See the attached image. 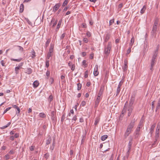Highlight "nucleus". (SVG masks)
<instances>
[{"label":"nucleus","instance_id":"1","mask_svg":"<svg viewBox=\"0 0 160 160\" xmlns=\"http://www.w3.org/2000/svg\"><path fill=\"white\" fill-rule=\"evenodd\" d=\"M132 138H131L129 140V143H128V150L127 152L126 158H128V157L129 156L130 151V150L131 149V147L132 146Z\"/></svg>","mask_w":160,"mask_h":160},{"label":"nucleus","instance_id":"2","mask_svg":"<svg viewBox=\"0 0 160 160\" xmlns=\"http://www.w3.org/2000/svg\"><path fill=\"white\" fill-rule=\"evenodd\" d=\"M134 123L135 121L133 120L131 121L130 123L128 126L127 129L131 131L132 129L134 126Z\"/></svg>","mask_w":160,"mask_h":160},{"label":"nucleus","instance_id":"3","mask_svg":"<svg viewBox=\"0 0 160 160\" xmlns=\"http://www.w3.org/2000/svg\"><path fill=\"white\" fill-rule=\"evenodd\" d=\"M148 48V42H145L143 45V52H146Z\"/></svg>","mask_w":160,"mask_h":160},{"label":"nucleus","instance_id":"4","mask_svg":"<svg viewBox=\"0 0 160 160\" xmlns=\"http://www.w3.org/2000/svg\"><path fill=\"white\" fill-rule=\"evenodd\" d=\"M140 128L139 127H137L134 133V135L135 137H138L140 134Z\"/></svg>","mask_w":160,"mask_h":160},{"label":"nucleus","instance_id":"5","mask_svg":"<svg viewBox=\"0 0 160 160\" xmlns=\"http://www.w3.org/2000/svg\"><path fill=\"white\" fill-rule=\"evenodd\" d=\"M127 110L128 111V116H130L131 114V113L132 112V110H133V107L132 106H128L127 108Z\"/></svg>","mask_w":160,"mask_h":160},{"label":"nucleus","instance_id":"6","mask_svg":"<svg viewBox=\"0 0 160 160\" xmlns=\"http://www.w3.org/2000/svg\"><path fill=\"white\" fill-rule=\"evenodd\" d=\"M110 52V47L108 44V47L105 49V53L106 55L108 56Z\"/></svg>","mask_w":160,"mask_h":160},{"label":"nucleus","instance_id":"7","mask_svg":"<svg viewBox=\"0 0 160 160\" xmlns=\"http://www.w3.org/2000/svg\"><path fill=\"white\" fill-rule=\"evenodd\" d=\"M157 30V26L153 25L152 28L151 33L152 35L154 36H155L156 35V32Z\"/></svg>","mask_w":160,"mask_h":160},{"label":"nucleus","instance_id":"8","mask_svg":"<svg viewBox=\"0 0 160 160\" xmlns=\"http://www.w3.org/2000/svg\"><path fill=\"white\" fill-rule=\"evenodd\" d=\"M61 6L60 3L56 4L54 7L53 8V11L55 12Z\"/></svg>","mask_w":160,"mask_h":160},{"label":"nucleus","instance_id":"9","mask_svg":"<svg viewBox=\"0 0 160 160\" xmlns=\"http://www.w3.org/2000/svg\"><path fill=\"white\" fill-rule=\"evenodd\" d=\"M93 74L95 76H98V65H96L95 66V68L94 69V71L93 72Z\"/></svg>","mask_w":160,"mask_h":160},{"label":"nucleus","instance_id":"10","mask_svg":"<svg viewBox=\"0 0 160 160\" xmlns=\"http://www.w3.org/2000/svg\"><path fill=\"white\" fill-rule=\"evenodd\" d=\"M101 98H99V96L97 97V98L95 101V108H97L98 106V105Z\"/></svg>","mask_w":160,"mask_h":160},{"label":"nucleus","instance_id":"11","mask_svg":"<svg viewBox=\"0 0 160 160\" xmlns=\"http://www.w3.org/2000/svg\"><path fill=\"white\" fill-rule=\"evenodd\" d=\"M127 111V108L124 106L123 109L122 111V114L120 116L119 119H121V118H122L123 116V114L125 113Z\"/></svg>","mask_w":160,"mask_h":160},{"label":"nucleus","instance_id":"12","mask_svg":"<svg viewBox=\"0 0 160 160\" xmlns=\"http://www.w3.org/2000/svg\"><path fill=\"white\" fill-rule=\"evenodd\" d=\"M158 54V52H157V50H155L153 52L152 60H156V59L157 56Z\"/></svg>","mask_w":160,"mask_h":160},{"label":"nucleus","instance_id":"13","mask_svg":"<svg viewBox=\"0 0 160 160\" xmlns=\"http://www.w3.org/2000/svg\"><path fill=\"white\" fill-rule=\"evenodd\" d=\"M128 62L127 61L125 60L124 61V66L122 67V69L124 71H125L127 70L128 68Z\"/></svg>","mask_w":160,"mask_h":160},{"label":"nucleus","instance_id":"14","mask_svg":"<svg viewBox=\"0 0 160 160\" xmlns=\"http://www.w3.org/2000/svg\"><path fill=\"white\" fill-rule=\"evenodd\" d=\"M53 22V23L52 27V28H54L55 26L56 25L57 23V21L56 20L55 21V20L54 18H53L52 19L51 22V24Z\"/></svg>","mask_w":160,"mask_h":160},{"label":"nucleus","instance_id":"15","mask_svg":"<svg viewBox=\"0 0 160 160\" xmlns=\"http://www.w3.org/2000/svg\"><path fill=\"white\" fill-rule=\"evenodd\" d=\"M12 106L13 108H16V109H17L18 112H17V115H18L19 114L20 112V109L19 108L17 105H12Z\"/></svg>","mask_w":160,"mask_h":160},{"label":"nucleus","instance_id":"16","mask_svg":"<svg viewBox=\"0 0 160 160\" xmlns=\"http://www.w3.org/2000/svg\"><path fill=\"white\" fill-rule=\"evenodd\" d=\"M54 45L53 44H51L50 46L48 52L53 54V52Z\"/></svg>","mask_w":160,"mask_h":160},{"label":"nucleus","instance_id":"17","mask_svg":"<svg viewBox=\"0 0 160 160\" xmlns=\"http://www.w3.org/2000/svg\"><path fill=\"white\" fill-rule=\"evenodd\" d=\"M159 129H160L159 128H157L155 134V138L156 139L158 138L159 137Z\"/></svg>","mask_w":160,"mask_h":160},{"label":"nucleus","instance_id":"18","mask_svg":"<svg viewBox=\"0 0 160 160\" xmlns=\"http://www.w3.org/2000/svg\"><path fill=\"white\" fill-rule=\"evenodd\" d=\"M155 125H156V124H154L153 125H152L151 126V127L150 128V131L149 132V133H150L151 135H152V134L154 128L155 127Z\"/></svg>","mask_w":160,"mask_h":160},{"label":"nucleus","instance_id":"19","mask_svg":"<svg viewBox=\"0 0 160 160\" xmlns=\"http://www.w3.org/2000/svg\"><path fill=\"white\" fill-rule=\"evenodd\" d=\"M134 101V99L132 97L129 101V105L128 106H132V105Z\"/></svg>","mask_w":160,"mask_h":160},{"label":"nucleus","instance_id":"20","mask_svg":"<svg viewBox=\"0 0 160 160\" xmlns=\"http://www.w3.org/2000/svg\"><path fill=\"white\" fill-rule=\"evenodd\" d=\"M25 72L28 74H31L32 72V69L30 68H28L26 70Z\"/></svg>","mask_w":160,"mask_h":160},{"label":"nucleus","instance_id":"21","mask_svg":"<svg viewBox=\"0 0 160 160\" xmlns=\"http://www.w3.org/2000/svg\"><path fill=\"white\" fill-rule=\"evenodd\" d=\"M131 132V130L128 129L127 128L126 131L125 133V135H124L126 137H127L129 135L130 133Z\"/></svg>","mask_w":160,"mask_h":160},{"label":"nucleus","instance_id":"22","mask_svg":"<svg viewBox=\"0 0 160 160\" xmlns=\"http://www.w3.org/2000/svg\"><path fill=\"white\" fill-rule=\"evenodd\" d=\"M109 72H106V74L105 76L104 79V82H106L107 81L108 78V76Z\"/></svg>","mask_w":160,"mask_h":160},{"label":"nucleus","instance_id":"23","mask_svg":"<svg viewBox=\"0 0 160 160\" xmlns=\"http://www.w3.org/2000/svg\"><path fill=\"white\" fill-rule=\"evenodd\" d=\"M39 84V82L37 81H35L33 83V87L35 88H37Z\"/></svg>","mask_w":160,"mask_h":160},{"label":"nucleus","instance_id":"24","mask_svg":"<svg viewBox=\"0 0 160 160\" xmlns=\"http://www.w3.org/2000/svg\"><path fill=\"white\" fill-rule=\"evenodd\" d=\"M62 19H61L59 21V22L58 24V25H57V28H56V31L58 30L59 28L60 27V26L61 25V23H62Z\"/></svg>","mask_w":160,"mask_h":160},{"label":"nucleus","instance_id":"25","mask_svg":"<svg viewBox=\"0 0 160 160\" xmlns=\"http://www.w3.org/2000/svg\"><path fill=\"white\" fill-rule=\"evenodd\" d=\"M24 5L22 4L20 5V12H22L24 10Z\"/></svg>","mask_w":160,"mask_h":160},{"label":"nucleus","instance_id":"26","mask_svg":"<svg viewBox=\"0 0 160 160\" xmlns=\"http://www.w3.org/2000/svg\"><path fill=\"white\" fill-rule=\"evenodd\" d=\"M143 120H142V119H141L139 122V123L138 125V127H139L140 128H141L142 126V124H143Z\"/></svg>","mask_w":160,"mask_h":160},{"label":"nucleus","instance_id":"27","mask_svg":"<svg viewBox=\"0 0 160 160\" xmlns=\"http://www.w3.org/2000/svg\"><path fill=\"white\" fill-rule=\"evenodd\" d=\"M134 38L133 37H132L131 40V42H130L129 44L130 47H132V46L133 44V43H134Z\"/></svg>","mask_w":160,"mask_h":160},{"label":"nucleus","instance_id":"28","mask_svg":"<svg viewBox=\"0 0 160 160\" xmlns=\"http://www.w3.org/2000/svg\"><path fill=\"white\" fill-rule=\"evenodd\" d=\"M146 8L145 6H144L143 8L141 9L140 12L141 14H142L145 12L146 10Z\"/></svg>","mask_w":160,"mask_h":160},{"label":"nucleus","instance_id":"29","mask_svg":"<svg viewBox=\"0 0 160 160\" xmlns=\"http://www.w3.org/2000/svg\"><path fill=\"white\" fill-rule=\"evenodd\" d=\"M22 60V58H20L19 59H13V58L11 59V60L12 61L17 62H20V61H21Z\"/></svg>","mask_w":160,"mask_h":160},{"label":"nucleus","instance_id":"30","mask_svg":"<svg viewBox=\"0 0 160 160\" xmlns=\"http://www.w3.org/2000/svg\"><path fill=\"white\" fill-rule=\"evenodd\" d=\"M110 38V35L109 34H107L106 35V38L105 40V42H107L108 41Z\"/></svg>","mask_w":160,"mask_h":160},{"label":"nucleus","instance_id":"31","mask_svg":"<svg viewBox=\"0 0 160 160\" xmlns=\"http://www.w3.org/2000/svg\"><path fill=\"white\" fill-rule=\"evenodd\" d=\"M20 69V68H19L18 66L15 67V73L16 74H18L19 73V70Z\"/></svg>","mask_w":160,"mask_h":160},{"label":"nucleus","instance_id":"32","mask_svg":"<svg viewBox=\"0 0 160 160\" xmlns=\"http://www.w3.org/2000/svg\"><path fill=\"white\" fill-rule=\"evenodd\" d=\"M108 137V136L107 135H104L102 136L101 137V139L102 141H104Z\"/></svg>","mask_w":160,"mask_h":160},{"label":"nucleus","instance_id":"33","mask_svg":"<svg viewBox=\"0 0 160 160\" xmlns=\"http://www.w3.org/2000/svg\"><path fill=\"white\" fill-rule=\"evenodd\" d=\"M39 116L41 118H45L46 117V114L42 112L40 113Z\"/></svg>","mask_w":160,"mask_h":160},{"label":"nucleus","instance_id":"34","mask_svg":"<svg viewBox=\"0 0 160 160\" xmlns=\"http://www.w3.org/2000/svg\"><path fill=\"white\" fill-rule=\"evenodd\" d=\"M55 112L54 111H52L51 112V118L53 120L55 118Z\"/></svg>","mask_w":160,"mask_h":160},{"label":"nucleus","instance_id":"35","mask_svg":"<svg viewBox=\"0 0 160 160\" xmlns=\"http://www.w3.org/2000/svg\"><path fill=\"white\" fill-rule=\"evenodd\" d=\"M102 89H101L99 90V92L98 94V97L99 96V98H102L101 96L102 94Z\"/></svg>","mask_w":160,"mask_h":160},{"label":"nucleus","instance_id":"36","mask_svg":"<svg viewBox=\"0 0 160 160\" xmlns=\"http://www.w3.org/2000/svg\"><path fill=\"white\" fill-rule=\"evenodd\" d=\"M49 60L48 59H46V67L47 68H48L49 66Z\"/></svg>","mask_w":160,"mask_h":160},{"label":"nucleus","instance_id":"37","mask_svg":"<svg viewBox=\"0 0 160 160\" xmlns=\"http://www.w3.org/2000/svg\"><path fill=\"white\" fill-rule=\"evenodd\" d=\"M51 138L50 137H49L48 138L47 140L46 141V144L48 145L51 142Z\"/></svg>","mask_w":160,"mask_h":160},{"label":"nucleus","instance_id":"38","mask_svg":"<svg viewBox=\"0 0 160 160\" xmlns=\"http://www.w3.org/2000/svg\"><path fill=\"white\" fill-rule=\"evenodd\" d=\"M11 124V123L10 122H9L6 125H5L4 126H3V127H2L1 128V129H4L5 128H6L8 127L10 125V124Z\"/></svg>","mask_w":160,"mask_h":160},{"label":"nucleus","instance_id":"39","mask_svg":"<svg viewBox=\"0 0 160 160\" xmlns=\"http://www.w3.org/2000/svg\"><path fill=\"white\" fill-rule=\"evenodd\" d=\"M32 55L31 56V57L32 58H34L36 56L35 53V52L33 49H32Z\"/></svg>","mask_w":160,"mask_h":160},{"label":"nucleus","instance_id":"40","mask_svg":"<svg viewBox=\"0 0 160 160\" xmlns=\"http://www.w3.org/2000/svg\"><path fill=\"white\" fill-rule=\"evenodd\" d=\"M68 0H65L62 4V6L64 7L68 4Z\"/></svg>","mask_w":160,"mask_h":160},{"label":"nucleus","instance_id":"41","mask_svg":"<svg viewBox=\"0 0 160 160\" xmlns=\"http://www.w3.org/2000/svg\"><path fill=\"white\" fill-rule=\"evenodd\" d=\"M120 91V88H119V87H118L117 89V91L116 93V95L117 96L118 94L119 93Z\"/></svg>","mask_w":160,"mask_h":160},{"label":"nucleus","instance_id":"42","mask_svg":"<svg viewBox=\"0 0 160 160\" xmlns=\"http://www.w3.org/2000/svg\"><path fill=\"white\" fill-rule=\"evenodd\" d=\"M156 62V60H151V65L152 66H154Z\"/></svg>","mask_w":160,"mask_h":160},{"label":"nucleus","instance_id":"43","mask_svg":"<svg viewBox=\"0 0 160 160\" xmlns=\"http://www.w3.org/2000/svg\"><path fill=\"white\" fill-rule=\"evenodd\" d=\"M52 56V54L48 52L47 54V57L46 59H49L50 57H51Z\"/></svg>","mask_w":160,"mask_h":160},{"label":"nucleus","instance_id":"44","mask_svg":"<svg viewBox=\"0 0 160 160\" xmlns=\"http://www.w3.org/2000/svg\"><path fill=\"white\" fill-rule=\"evenodd\" d=\"M86 138V135L85 134L83 135L82 137V143H83L84 142V140Z\"/></svg>","mask_w":160,"mask_h":160},{"label":"nucleus","instance_id":"45","mask_svg":"<svg viewBox=\"0 0 160 160\" xmlns=\"http://www.w3.org/2000/svg\"><path fill=\"white\" fill-rule=\"evenodd\" d=\"M77 86H78V90H79L81 89V87H82V85L80 83H78L77 84Z\"/></svg>","mask_w":160,"mask_h":160},{"label":"nucleus","instance_id":"46","mask_svg":"<svg viewBox=\"0 0 160 160\" xmlns=\"http://www.w3.org/2000/svg\"><path fill=\"white\" fill-rule=\"evenodd\" d=\"M65 114L64 113L62 115L61 119V121L62 122H63L65 119Z\"/></svg>","mask_w":160,"mask_h":160},{"label":"nucleus","instance_id":"47","mask_svg":"<svg viewBox=\"0 0 160 160\" xmlns=\"http://www.w3.org/2000/svg\"><path fill=\"white\" fill-rule=\"evenodd\" d=\"M86 104V102L85 101H83L82 102L80 106H82V107H84L85 105Z\"/></svg>","mask_w":160,"mask_h":160},{"label":"nucleus","instance_id":"48","mask_svg":"<svg viewBox=\"0 0 160 160\" xmlns=\"http://www.w3.org/2000/svg\"><path fill=\"white\" fill-rule=\"evenodd\" d=\"M50 72L49 71H47L46 72V75L47 76V79H48L49 77L50 76Z\"/></svg>","mask_w":160,"mask_h":160},{"label":"nucleus","instance_id":"49","mask_svg":"<svg viewBox=\"0 0 160 160\" xmlns=\"http://www.w3.org/2000/svg\"><path fill=\"white\" fill-rule=\"evenodd\" d=\"M71 69L72 71H73L75 68V65L74 64H72V65L71 66Z\"/></svg>","mask_w":160,"mask_h":160},{"label":"nucleus","instance_id":"50","mask_svg":"<svg viewBox=\"0 0 160 160\" xmlns=\"http://www.w3.org/2000/svg\"><path fill=\"white\" fill-rule=\"evenodd\" d=\"M132 47H130L127 50V54H129L131 52V48Z\"/></svg>","mask_w":160,"mask_h":160},{"label":"nucleus","instance_id":"51","mask_svg":"<svg viewBox=\"0 0 160 160\" xmlns=\"http://www.w3.org/2000/svg\"><path fill=\"white\" fill-rule=\"evenodd\" d=\"M50 39H48L46 43V47H48L49 44V43H50Z\"/></svg>","mask_w":160,"mask_h":160},{"label":"nucleus","instance_id":"52","mask_svg":"<svg viewBox=\"0 0 160 160\" xmlns=\"http://www.w3.org/2000/svg\"><path fill=\"white\" fill-rule=\"evenodd\" d=\"M88 70H86L85 72L84 73V77L85 78H87L88 77Z\"/></svg>","mask_w":160,"mask_h":160},{"label":"nucleus","instance_id":"53","mask_svg":"<svg viewBox=\"0 0 160 160\" xmlns=\"http://www.w3.org/2000/svg\"><path fill=\"white\" fill-rule=\"evenodd\" d=\"M54 81V79L52 78H50V83L51 84H53Z\"/></svg>","mask_w":160,"mask_h":160},{"label":"nucleus","instance_id":"54","mask_svg":"<svg viewBox=\"0 0 160 160\" xmlns=\"http://www.w3.org/2000/svg\"><path fill=\"white\" fill-rule=\"evenodd\" d=\"M17 47H18L20 51L21 52H22L23 51V49L22 47L19 46H18Z\"/></svg>","mask_w":160,"mask_h":160},{"label":"nucleus","instance_id":"55","mask_svg":"<svg viewBox=\"0 0 160 160\" xmlns=\"http://www.w3.org/2000/svg\"><path fill=\"white\" fill-rule=\"evenodd\" d=\"M65 76L63 75H61V79L62 80H63V82H65Z\"/></svg>","mask_w":160,"mask_h":160},{"label":"nucleus","instance_id":"56","mask_svg":"<svg viewBox=\"0 0 160 160\" xmlns=\"http://www.w3.org/2000/svg\"><path fill=\"white\" fill-rule=\"evenodd\" d=\"M11 108V107H9L8 108H7L4 111L3 114L5 113L7 111L9 110Z\"/></svg>","mask_w":160,"mask_h":160},{"label":"nucleus","instance_id":"57","mask_svg":"<svg viewBox=\"0 0 160 160\" xmlns=\"http://www.w3.org/2000/svg\"><path fill=\"white\" fill-rule=\"evenodd\" d=\"M83 41L85 43H87L88 42V40L87 38H84L83 39Z\"/></svg>","mask_w":160,"mask_h":160},{"label":"nucleus","instance_id":"58","mask_svg":"<svg viewBox=\"0 0 160 160\" xmlns=\"http://www.w3.org/2000/svg\"><path fill=\"white\" fill-rule=\"evenodd\" d=\"M66 34L65 33H63L61 36L60 38L61 39H62L64 38Z\"/></svg>","mask_w":160,"mask_h":160},{"label":"nucleus","instance_id":"59","mask_svg":"<svg viewBox=\"0 0 160 160\" xmlns=\"http://www.w3.org/2000/svg\"><path fill=\"white\" fill-rule=\"evenodd\" d=\"M27 21L28 22V24L32 26V23L28 19H27Z\"/></svg>","mask_w":160,"mask_h":160},{"label":"nucleus","instance_id":"60","mask_svg":"<svg viewBox=\"0 0 160 160\" xmlns=\"http://www.w3.org/2000/svg\"><path fill=\"white\" fill-rule=\"evenodd\" d=\"M53 99V97L52 95H50L49 97V100L51 102Z\"/></svg>","mask_w":160,"mask_h":160},{"label":"nucleus","instance_id":"61","mask_svg":"<svg viewBox=\"0 0 160 160\" xmlns=\"http://www.w3.org/2000/svg\"><path fill=\"white\" fill-rule=\"evenodd\" d=\"M158 21L157 20H156L155 21L154 23V26H157L158 24Z\"/></svg>","mask_w":160,"mask_h":160},{"label":"nucleus","instance_id":"62","mask_svg":"<svg viewBox=\"0 0 160 160\" xmlns=\"http://www.w3.org/2000/svg\"><path fill=\"white\" fill-rule=\"evenodd\" d=\"M49 156V154L48 153H46L44 154V157L45 158L47 159Z\"/></svg>","mask_w":160,"mask_h":160},{"label":"nucleus","instance_id":"63","mask_svg":"<svg viewBox=\"0 0 160 160\" xmlns=\"http://www.w3.org/2000/svg\"><path fill=\"white\" fill-rule=\"evenodd\" d=\"M29 149L31 151H33L34 150V147L32 146H31L29 147Z\"/></svg>","mask_w":160,"mask_h":160},{"label":"nucleus","instance_id":"64","mask_svg":"<svg viewBox=\"0 0 160 160\" xmlns=\"http://www.w3.org/2000/svg\"><path fill=\"white\" fill-rule=\"evenodd\" d=\"M94 54L91 53L90 54L89 58L91 59H92L93 58Z\"/></svg>","mask_w":160,"mask_h":160}]
</instances>
